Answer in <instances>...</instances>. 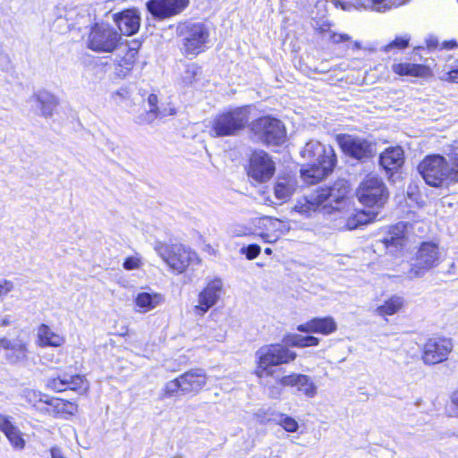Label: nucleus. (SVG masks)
I'll return each instance as SVG.
<instances>
[{
  "label": "nucleus",
  "instance_id": "4c0bfd02",
  "mask_svg": "<svg viewBox=\"0 0 458 458\" xmlns=\"http://www.w3.org/2000/svg\"><path fill=\"white\" fill-rule=\"evenodd\" d=\"M405 4L403 0H370L369 7L371 10L385 13L393 8H397Z\"/></svg>",
  "mask_w": 458,
  "mask_h": 458
},
{
  "label": "nucleus",
  "instance_id": "e433bc0d",
  "mask_svg": "<svg viewBox=\"0 0 458 458\" xmlns=\"http://www.w3.org/2000/svg\"><path fill=\"white\" fill-rule=\"evenodd\" d=\"M201 76V69L194 63L185 66V70L182 74V81L185 86H192Z\"/></svg>",
  "mask_w": 458,
  "mask_h": 458
},
{
  "label": "nucleus",
  "instance_id": "3c124183",
  "mask_svg": "<svg viewBox=\"0 0 458 458\" xmlns=\"http://www.w3.org/2000/svg\"><path fill=\"white\" fill-rule=\"evenodd\" d=\"M331 39L335 42V43H340V42H343V41H348L351 39V37L347 34H337V33H333L332 36H331Z\"/></svg>",
  "mask_w": 458,
  "mask_h": 458
},
{
  "label": "nucleus",
  "instance_id": "13d9d810",
  "mask_svg": "<svg viewBox=\"0 0 458 458\" xmlns=\"http://www.w3.org/2000/svg\"><path fill=\"white\" fill-rule=\"evenodd\" d=\"M11 324V320L8 317H5L4 319H2L1 321V326L2 327H7Z\"/></svg>",
  "mask_w": 458,
  "mask_h": 458
},
{
  "label": "nucleus",
  "instance_id": "72a5a7b5",
  "mask_svg": "<svg viewBox=\"0 0 458 458\" xmlns=\"http://www.w3.org/2000/svg\"><path fill=\"white\" fill-rule=\"evenodd\" d=\"M270 420L275 424L282 427L288 433H295L300 428L299 423L294 418L284 413H275Z\"/></svg>",
  "mask_w": 458,
  "mask_h": 458
},
{
  "label": "nucleus",
  "instance_id": "c756f323",
  "mask_svg": "<svg viewBox=\"0 0 458 458\" xmlns=\"http://www.w3.org/2000/svg\"><path fill=\"white\" fill-rule=\"evenodd\" d=\"M296 182L294 180L290 178H284L282 180L277 181L274 187V194L275 197L282 201H287L293 191H295Z\"/></svg>",
  "mask_w": 458,
  "mask_h": 458
},
{
  "label": "nucleus",
  "instance_id": "a878e982",
  "mask_svg": "<svg viewBox=\"0 0 458 458\" xmlns=\"http://www.w3.org/2000/svg\"><path fill=\"white\" fill-rule=\"evenodd\" d=\"M0 430L14 447L20 449L24 447L25 442L21 431L11 422L9 417L3 414H0Z\"/></svg>",
  "mask_w": 458,
  "mask_h": 458
},
{
  "label": "nucleus",
  "instance_id": "ea45409f",
  "mask_svg": "<svg viewBox=\"0 0 458 458\" xmlns=\"http://www.w3.org/2000/svg\"><path fill=\"white\" fill-rule=\"evenodd\" d=\"M69 375H63L48 379L47 387L56 392H63L69 388Z\"/></svg>",
  "mask_w": 458,
  "mask_h": 458
},
{
  "label": "nucleus",
  "instance_id": "5701e85b",
  "mask_svg": "<svg viewBox=\"0 0 458 458\" xmlns=\"http://www.w3.org/2000/svg\"><path fill=\"white\" fill-rule=\"evenodd\" d=\"M114 21L121 33L126 36L135 34L140 29V18L135 10H126L114 14Z\"/></svg>",
  "mask_w": 458,
  "mask_h": 458
},
{
  "label": "nucleus",
  "instance_id": "bf43d9fd",
  "mask_svg": "<svg viewBox=\"0 0 458 458\" xmlns=\"http://www.w3.org/2000/svg\"><path fill=\"white\" fill-rule=\"evenodd\" d=\"M261 221H262V222H264V221H267V222L272 223L274 220H273L271 217H264V218H262V219H261Z\"/></svg>",
  "mask_w": 458,
  "mask_h": 458
},
{
  "label": "nucleus",
  "instance_id": "58836bf2",
  "mask_svg": "<svg viewBox=\"0 0 458 458\" xmlns=\"http://www.w3.org/2000/svg\"><path fill=\"white\" fill-rule=\"evenodd\" d=\"M69 390L75 391L79 394H84L89 389V383L84 377L81 375L69 376Z\"/></svg>",
  "mask_w": 458,
  "mask_h": 458
},
{
  "label": "nucleus",
  "instance_id": "a19ab883",
  "mask_svg": "<svg viewBox=\"0 0 458 458\" xmlns=\"http://www.w3.org/2000/svg\"><path fill=\"white\" fill-rule=\"evenodd\" d=\"M179 391L182 392V383L180 377L174 380L168 381L164 388L163 397H172L175 395Z\"/></svg>",
  "mask_w": 458,
  "mask_h": 458
},
{
  "label": "nucleus",
  "instance_id": "aec40b11",
  "mask_svg": "<svg viewBox=\"0 0 458 458\" xmlns=\"http://www.w3.org/2000/svg\"><path fill=\"white\" fill-rule=\"evenodd\" d=\"M29 102L32 106L38 109L40 114L44 117H51L54 110L58 105L57 98L51 92L45 89L35 92L29 98Z\"/></svg>",
  "mask_w": 458,
  "mask_h": 458
},
{
  "label": "nucleus",
  "instance_id": "8fccbe9b",
  "mask_svg": "<svg viewBox=\"0 0 458 458\" xmlns=\"http://www.w3.org/2000/svg\"><path fill=\"white\" fill-rule=\"evenodd\" d=\"M336 140L338 141V143H344V144H347V143H360L355 139L352 138L350 135L338 134L336 136Z\"/></svg>",
  "mask_w": 458,
  "mask_h": 458
},
{
  "label": "nucleus",
  "instance_id": "7c9ffc66",
  "mask_svg": "<svg viewBox=\"0 0 458 458\" xmlns=\"http://www.w3.org/2000/svg\"><path fill=\"white\" fill-rule=\"evenodd\" d=\"M392 70L394 72L401 76L407 75L414 77H422L427 72V68L424 65L410 63L394 64L392 65Z\"/></svg>",
  "mask_w": 458,
  "mask_h": 458
},
{
  "label": "nucleus",
  "instance_id": "9b49d317",
  "mask_svg": "<svg viewBox=\"0 0 458 458\" xmlns=\"http://www.w3.org/2000/svg\"><path fill=\"white\" fill-rule=\"evenodd\" d=\"M410 227L411 225L404 222L391 226L387 234L377 241L376 249L380 251L386 250L392 256L399 255L407 245Z\"/></svg>",
  "mask_w": 458,
  "mask_h": 458
},
{
  "label": "nucleus",
  "instance_id": "1a4fd4ad",
  "mask_svg": "<svg viewBox=\"0 0 458 458\" xmlns=\"http://www.w3.org/2000/svg\"><path fill=\"white\" fill-rule=\"evenodd\" d=\"M250 119V106L237 107L216 116L213 131L216 136L233 135L242 130Z\"/></svg>",
  "mask_w": 458,
  "mask_h": 458
},
{
  "label": "nucleus",
  "instance_id": "393cba45",
  "mask_svg": "<svg viewBox=\"0 0 458 458\" xmlns=\"http://www.w3.org/2000/svg\"><path fill=\"white\" fill-rule=\"evenodd\" d=\"M380 165L387 171L400 167L404 161V152L400 145L390 147L380 155Z\"/></svg>",
  "mask_w": 458,
  "mask_h": 458
},
{
  "label": "nucleus",
  "instance_id": "603ef678",
  "mask_svg": "<svg viewBox=\"0 0 458 458\" xmlns=\"http://www.w3.org/2000/svg\"><path fill=\"white\" fill-rule=\"evenodd\" d=\"M51 457L52 458H64V453L61 448L59 447H53L51 448Z\"/></svg>",
  "mask_w": 458,
  "mask_h": 458
},
{
  "label": "nucleus",
  "instance_id": "c9c22d12",
  "mask_svg": "<svg viewBox=\"0 0 458 458\" xmlns=\"http://www.w3.org/2000/svg\"><path fill=\"white\" fill-rule=\"evenodd\" d=\"M135 62L134 53L128 51L117 64L115 67V74L120 78H125L132 70Z\"/></svg>",
  "mask_w": 458,
  "mask_h": 458
},
{
  "label": "nucleus",
  "instance_id": "a211bd4d",
  "mask_svg": "<svg viewBox=\"0 0 458 458\" xmlns=\"http://www.w3.org/2000/svg\"><path fill=\"white\" fill-rule=\"evenodd\" d=\"M346 201V197L344 198V201L341 203V205L344 204ZM338 209H335L341 216L339 219L341 220L338 224L339 228L353 230L359 227L360 225H366L376 220L377 213L375 212H367L365 210L353 211L351 213L342 212L340 211V204H335Z\"/></svg>",
  "mask_w": 458,
  "mask_h": 458
},
{
  "label": "nucleus",
  "instance_id": "09e8293b",
  "mask_svg": "<svg viewBox=\"0 0 458 458\" xmlns=\"http://www.w3.org/2000/svg\"><path fill=\"white\" fill-rule=\"evenodd\" d=\"M38 394L30 389H27L24 391V397L30 403H34L38 399Z\"/></svg>",
  "mask_w": 458,
  "mask_h": 458
},
{
  "label": "nucleus",
  "instance_id": "2f4dec72",
  "mask_svg": "<svg viewBox=\"0 0 458 458\" xmlns=\"http://www.w3.org/2000/svg\"><path fill=\"white\" fill-rule=\"evenodd\" d=\"M403 306V297L394 295L385 301L382 305H379L375 310V312L382 317L392 316L397 313Z\"/></svg>",
  "mask_w": 458,
  "mask_h": 458
},
{
  "label": "nucleus",
  "instance_id": "49530a36",
  "mask_svg": "<svg viewBox=\"0 0 458 458\" xmlns=\"http://www.w3.org/2000/svg\"><path fill=\"white\" fill-rule=\"evenodd\" d=\"M13 283L12 281L4 279L0 281V298L5 297L10 292L13 290Z\"/></svg>",
  "mask_w": 458,
  "mask_h": 458
},
{
  "label": "nucleus",
  "instance_id": "412c9836",
  "mask_svg": "<svg viewBox=\"0 0 458 458\" xmlns=\"http://www.w3.org/2000/svg\"><path fill=\"white\" fill-rule=\"evenodd\" d=\"M182 392L184 394L198 393L207 384V375L202 369H191L180 377Z\"/></svg>",
  "mask_w": 458,
  "mask_h": 458
},
{
  "label": "nucleus",
  "instance_id": "39448f33",
  "mask_svg": "<svg viewBox=\"0 0 458 458\" xmlns=\"http://www.w3.org/2000/svg\"><path fill=\"white\" fill-rule=\"evenodd\" d=\"M255 356L258 360L256 375L262 377L265 375H272V367L289 363L295 360L297 355L285 344H276L260 347Z\"/></svg>",
  "mask_w": 458,
  "mask_h": 458
},
{
  "label": "nucleus",
  "instance_id": "680f3d73",
  "mask_svg": "<svg viewBox=\"0 0 458 458\" xmlns=\"http://www.w3.org/2000/svg\"><path fill=\"white\" fill-rule=\"evenodd\" d=\"M265 253L266 254H271L272 253V250L270 248H267V249H265Z\"/></svg>",
  "mask_w": 458,
  "mask_h": 458
},
{
  "label": "nucleus",
  "instance_id": "5fc2aeb1",
  "mask_svg": "<svg viewBox=\"0 0 458 458\" xmlns=\"http://www.w3.org/2000/svg\"><path fill=\"white\" fill-rule=\"evenodd\" d=\"M451 400L452 403L458 408V390L453 393Z\"/></svg>",
  "mask_w": 458,
  "mask_h": 458
},
{
  "label": "nucleus",
  "instance_id": "20e7f679",
  "mask_svg": "<svg viewBox=\"0 0 458 458\" xmlns=\"http://www.w3.org/2000/svg\"><path fill=\"white\" fill-rule=\"evenodd\" d=\"M154 250L164 262L177 274L183 273L190 265L200 261L196 252L181 243L167 244L157 241L154 243Z\"/></svg>",
  "mask_w": 458,
  "mask_h": 458
},
{
  "label": "nucleus",
  "instance_id": "f8f14e48",
  "mask_svg": "<svg viewBox=\"0 0 458 458\" xmlns=\"http://www.w3.org/2000/svg\"><path fill=\"white\" fill-rule=\"evenodd\" d=\"M250 129L263 143H279L286 134L284 124L271 116H263L253 121Z\"/></svg>",
  "mask_w": 458,
  "mask_h": 458
},
{
  "label": "nucleus",
  "instance_id": "052dcab7",
  "mask_svg": "<svg viewBox=\"0 0 458 458\" xmlns=\"http://www.w3.org/2000/svg\"><path fill=\"white\" fill-rule=\"evenodd\" d=\"M354 47H355L357 49H360V48L361 47L360 43V42H358V41H356V42L354 43Z\"/></svg>",
  "mask_w": 458,
  "mask_h": 458
},
{
  "label": "nucleus",
  "instance_id": "423d86ee",
  "mask_svg": "<svg viewBox=\"0 0 458 458\" xmlns=\"http://www.w3.org/2000/svg\"><path fill=\"white\" fill-rule=\"evenodd\" d=\"M177 34L182 40L185 55L196 56L203 52L209 40V30L202 22L186 21L177 26Z\"/></svg>",
  "mask_w": 458,
  "mask_h": 458
},
{
  "label": "nucleus",
  "instance_id": "6e6552de",
  "mask_svg": "<svg viewBox=\"0 0 458 458\" xmlns=\"http://www.w3.org/2000/svg\"><path fill=\"white\" fill-rule=\"evenodd\" d=\"M357 198L367 207L382 208L387 201L389 192L381 178L374 174L367 175L357 189Z\"/></svg>",
  "mask_w": 458,
  "mask_h": 458
},
{
  "label": "nucleus",
  "instance_id": "bb28decb",
  "mask_svg": "<svg viewBox=\"0 0 458 458\" xmlns=\"http://www.w3.org/2000/svg\"><path fill=\"white\" fill-rule=\"evenodd\" d=\"M163 296L157 293H140L135 298L138 311L146 313L154 310L163 302Z\"/></svg>",
  "mask_w": 458,
  "mask_h": 458
},
{
  "label": "nucleus",
  "instance_id": "37998d69",
  "mask_svg": "<svg viewBox=\"0 0 458 458\" xmlns=\"http://www.w3.org/2000/svg\"><path fill=\"white\" fill-rule=\"evenodd\" d=\"M260 247L257 244H250L247 247H242L241 249V252L245 254L248 259H256L260 253Z\"/></svg>",
  "mask_w": 458,
  "mask_h": 458
},
{
  "label": "nucleus",
  "instance_id": "2eb2a0df",
  "mask_svg": "<svg viewBox=\"0 0 458 458\" xmlns=\"http://www.w3.org/2000/svg\"><path fill=\"white\" fill-rule=\"evenodd\" d=\"M223 282L220 278L210 280L205 288L199 293V303L194 307V310L198 315H204L210 308L216 304L222 292Z\"/></svg>",
  "mask_w": 458,
  "mask_h": 458
},
{
  "label": "nucleus",
  "instance_id": "c85d7f7f",
  "mask_svg": "<svg viewBox=\"0 0 458 458\" xmlns=\"http://www.w3.org/2000/svg\"><path fill=\"white\" fill-rule=\"evenodd\" d=\"M344 153L360 161H365L374 155L371 145H338Z\"/></svg>",
  "mask_w": 458,
  "mask_h": 458
},
{
  "label": "nucleus",
  "instance_id": "7ed1b4c3",
  "mask_svg": "<svg viewBox=\"0 0 458 458\" xmlns=\"http://www.w3.org/2000/svg\"><path fill=\"white\" fill-rule=\"evenodd\" d=\"M300 153L312 162L308 168L301 170V176L307 184L321 181L332 172L336 163L332 145H304Z\"/></svg>",
  "mask_w": 458,
  "mask_h": 458
},
{
  "label": "nucleus",
  "instance_id": "4be33fe9",
  "mask_svg": "<svg viewBox=\"0 0 458 458\" xmlns=\"http://www.w3.org/2000/svg\"><path fill=\"white\" fill-rule=\"evenodd\" d=\"M337 329V324L332 317L315 318L297 327L302 333H316L328 335Z\"/></svg>",
  "mask_w": 458,
  "mask_h": 458
},
{
  "label": "nucleus",
  "instance_id": "ddd939ff",
  "mask_svg": "<svg viewBox=\"0 0 458 458\" xmlns=\"http://www.w3.org/2000/svg\"><path fill=\"white\" fill-rule=\"evenodd\" d=\"M276 172V164L265 151H255L249 159L247 174L257 182L269 181Z\"/></svg>",
  "mask_w": 458,
  "mask_h": 458
},
{
  "label": "nucleus",
  "instance_id": "de8ad7c7",
  "mask_svg": "<svg viewBox=\"0 0 458 458\" xmlns=\"http://www.w3.org/2000/svg\"><path fill=\"white\" fill-rule=\"evenodd\" d=\"M444 80L450 82L458 83V68L446 72L444 75Z\"/></svg>",
  "mask_w": 458,
  "mask_h": 458
},
{
  "label": "nucleus",
  "instance_id": "dca6fc26",
  "mask_svg": "<svg viewBox=\"0 0 458 458\" xmlns=\"http://www.w3.org/2000/svg\"><path fill=\"white\" fill-rule=\"evenodd\" d=\"M189 4V0H149L148 11L157 19H165L182 12Z\"/></svg>",
  "mask_w": 458,
  "mask_h": 458
},
{
  "label": "nucleus",
  "instance_id": "4468645a",
  "mask_svg": "<svg viewBox=\"0 0 458 458\" xmlns=\"http://www.w3.org/2000/svg\"><path fill=\"white\" fill-rule=\"evenodd\" d=\"M453 349L447 338H430L423 347L422 360L425 364L435 365L445 360Z\"/></svg>",
  "mask_w": 458,
  "mask_h": 458
},
{
  "label": "nucleus",
  "instance_id": "6e6d98bb",
  "mask_svg": "<svg viewBox=\"0 0 458 458\" xmlns=\"http://www.w3.org/2000/svg\"><path fill=\"white\" fill-rule=\"evenodd\" d=\"M457 46V43L455 41H447L445 42V47L446 48H454Z\"/></svg>",
  "mask_w": 458,
  "mask_h": 458
},
{
  "label": "nucleus",
  "instance_id": "cd10ccee",
  "mask_svg": "<svg viewBox=\"0 0 458 458\" xmlns=\"http://www.w3.org/2000/svg\"><path fill=\"white\" fill-rule=\"evenodd\" d=\"M38 337L39 342V346H52V347H60L62 346L65 339L64 336L55 333L48 326L42 324L38 327Z\"/></svg>",
  "mask_w": 458,
  "mask_h": 458
},
{
  "label": "nucleus",
  "instance_id": "f704fd0d",
  "mask_svg": "<svg viewBox=\"0 0 458 458\" xmlns=\"http://www.w3.org/2000/svg\"><path fill=\"white\" fill-rule=\"evenodd\" d=\"M45 403L52 406L53 412L56 415H72L77 411V406L74 403L63 399H51Z\"/></svg>",
  "mask_w": 458,
  "mask_h": 458
},
{
  "label": "nucleus",
  "instance_id": "9d476101",
  "mask_svg": "<svg viewBox=\"0 0 458 458\" xmlns=\"http://www.w3.org/2000/svg\"><path fill=\"white\" fill-rule=\"evenodd\" d=\"M122 38L117 31L106 24H96L88 37V47L98 53H111L120 45Z\"/></svg>",
  "mask_w": 458,
  "mask_h": 458
},
{
  "label": "nucleus",
  "instance_id": "473e14b6",
  "mask_svg": "<svg viewBox=\"0 0 458 458\" xmlns=\"http://www.w3.org/2000/svg\"><path fill=\"white\" fill-rule=\"evenodd\" d=\"M284 342L285 345L293 346V347H309V346H317L319 344V339L318 337L308 335L302 336L296 334L288 335L284 338Z\"/></svg>",
  "mask_w": 458,
  "mask_h": 458
},
{
  "label": "nucleus",
  "instance_id": "6ab92c4d",
  "mask_svg": "<svg viewBox=\"0 0 458 458\" xmlns=\"http://www.w3.org/2000/svg\"><path fill=\"white\" fill-rule=\"evenodd\" d=\"M0 348L5 351V358L12 364L28 360V343L20 337L1 338Z\"/></svg>",
  "mask_w": 458,
  "mask_h": 458
},
{
  "label": "nucleus",
  "instance_id": "0eeeda50",
  "mask_svg": "<svg viewBox=\"0 0 458 458\" xmlns=\"http://www.w3.org/2000/svg\"><path fill=\"white\" fill-rule=\"evenodd\" d=\"M439 248L432 242H422L412 259L409 270L405 273L410 280L422 277L428 271L438 266Z\"/></svg>",
  "mask_w": 458,
  "mask_h": 458
},
{
  "label": "nucleus",
  "instance_id": "f3484780",
  "mask_svg": "<svg viewBox=\"0 0 458 458\" xmlns=\"http://www.w3.org/2000/svg\"><path fill=\"white\" fill-rule=\"evenodd\" d=\"M158 98L156 94H149L147 102L144 104L143 112L134 117L136 123L148 124L152 123L156 120L162 119L166 115H173L175 114V110L172 107L169 109L164 108L159 110L157 107Z\"/></svg>",
  "mask_w": 458,
  "mask_h": 458
},
{
  "label": "nucleus",
  "instance_id": "f257e3e1",
  "mask_svg": "<svg viewBox=\"0 0 458 458\" xmlns=\"http://www.w3.org/2000/svg\"><path fill=\"white\" fill-rule=\"evenodd\" d=\"M418 171L425 182L432 187L447 186L458 182V146L446 157L428 155L418 165Z\"/></svg>",
  "mask_w": 458,
  "mask_h": 458
},
{
  "label": "nucleus",
  "instance_id": "f03ea898",
  "mask_svg": "<svg viewBox=\"0 0 458 458\" xmlns=\"http://www.w3.org/2000/svg\"><path fill=\"white\" fill-rule=\"evenodd\" d=\"M348 192V182L344 179H339L332 186L318 189L310 195L300 199L294 207V210L307 217L318 210L331 213L332 209H338L337 207L333 206V203H343Z\"/></svg>",
  "mask_w": 458,
  "mask_h": 458
},
{
  "label": "nucleus",
  "instance_id": "b1692460",
  "mask_svg": "<svg viewBox=\"0 0 458 458\" xmlns=\"http://www.w3.org/2000/svg\"><path fill=\"white\" fill-rule=\"evenodd\" d=\"M280 384L284 386H296L298 391L302 392L308 397H314L317 394V386L307 375L292 374L284 376L280 379Z\"/></svg>",
  "mask_w": 458,
  "mask_h": 458
},
{
  "label": "nucleus",
  "instance_id": "c03bdc74",
  "mask_svg": "<svg viewBox=\"0 0 458 458\" xmlns=\"http://www.w3.org/2000/svg\"><path fill=\"white\" fill-rule=\"evenodd\" d=\"M141 265V260L138 256H131L125 259L123 267L126 270H133L140 268Z\"/></svg>",
  "mask_w": 458,
  "mask_h": 458
},
{
  "label": "nucleus",
  "instance_id": "79ce46f5",
  "mask_svg": "<svg viewBox=\"0 0 458 458\" xmlns=\"http://www.w3.org/2000/svg\"><path fill=\"white\" fill-rule=\"evenodd\" d=\"M410 41V38L408 36L404 37H398L395 39H394L389 44L386 45L384 47L385 52H390L392 49L396 48L399 50L404 49L408 47Z\"/></svg>",
  "mask_w": 458,
  "mask_h": 458
},
{
  "label": "nucleus",
  "instance_id": "864d4df0",
  "mask_svg": "<svg viewBox=\"0 0 458 458\" xmlns=\"http://www.w3.org/2000/svg\"><path fill=\"white\" fill-rule=\"evenodd\" d=\"M247 233L245 231L244 228H235L233 231V234L235 235V236H242V235H245Z\"/></svg>",
  "mask_w": 458,
  "mask_h": 458
},
{
  "label": "nucleus",
  "instance_id": "4d7b16f0",
  "mask_svg": "<svg viewBox=\"0 0 458 458\" xmlns=\"http://www.w3.org/2000/svg\"><path fill=\"white\" fill-rule=\"evenodd\" d=\"M261 237L265 240V242H272L274 241H276V239H271L270 238V235L268 233H263L261 234Z\"/></svg>",
  "mask_w": 458,
  "mask_h": 458
},
{
  "label": "nucleus",
  "instance_id": "a18cd8bd",
  "mask_svg": "<svg viewBox=\"0 0 458 458\" xmlns=\"http://www.w3.org/2000/svg\"><path fill=\"white\" fill-rule=\"evenodd\" d=\"M130 98V92L126 89H120L112 94V98L116 104H121Z\"/></svg>",
  "mask_w": 458,
  "mask_h": 458
}]
</instances>
